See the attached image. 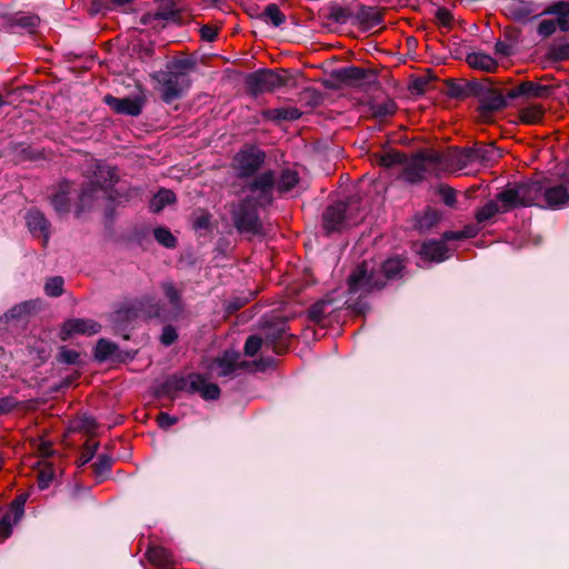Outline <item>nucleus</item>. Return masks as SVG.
<instances>
[{
  "mask_svg": "<svg viewBox=\"0 0 569 569\" xmlns=\"http://www.w3.org/2000/svg\"><path fill=\"white\" fill-rule=\"evenodd\" d=\"M409 260L402 254H393L381 262L363 260L348 276L350 293L368 295L383 290L389 283L406 277Z\"/></svg>",
  "mask_w": 569,
  "mask_h": 569,
  "instance_id": "f257e3e1",
  "label": "nucleus"
},
{
  "mask_svg": "<svg viewBox=\"0 0 569 569\" xmlns=\"http://www.w3.org/2000/svg\"><path fill=\"white\" fill-rule=\"evenodd\" d=\"M522 207H539L561 210L569 207V174L559 178L537 174L532 179L517 182Z\"/></svg>",
  "mask_w": 569,
  "mask_h": 569,
  "instance_id": "f03ea898",
  "label": "nucleus"
},
{
  "mask_svg": "<svg viewBox=\"0 0 569 569\" xmlns=\"http://www.w3.org/2000/svg\"><path fill=\"white\" fill-rule=\"evenodd\" d=\"M196 67L194 58H173L166 63V69L151 74L152 80L159 83L160 98L164 103L170 104L188 93L192 84L189 73Z\"/></svg>",
  "mask_w": 569,
  "mask_h": 569,
  "instance_id": "7ed1b4c3",
  "label": "nucleus"
},
{
  "mask_svg": "<svg viewBox=\"0 0 569 569\" xmlns=\"http://www.w3.org/2000/svg\"><path fill=\"white\" fill-rule=\"evenodd\" d=\"M259 204L253 202V197H246L232 206L231 219L236 230L248 238L263 234V224L259 217Z\"/></svg>",
  "mask_w": 569,
  "mask_h": 569,
  "instance_id": "20e7f679",
  "label": "nucleus"
},
{
  "mask_svg": "<svg viewBox=\"0 0 569 569\" xmlns=\"http://www.w3.org/2000/svg\"><path fill=\"white\" fill-rule=\"evenodd\" d=\"M259 332L263 338L264 348L270 349L276 355H283L290 349L291 341L296 338L289 332L287 319L272 317L261 320Z\"/></svg>",
  "mask_w": 569,
  "mask_h": 569,
  "instance_id": "39448f33",
  "label": "nucleus"
},
{
  "mask_svg": "<svg viewBox=\"0 0 569 569\" xmlns=\"http://www.w3.org/2000/svg\"><path fill=\"white\" fill-rule=\"evenodd\" d=\"M523 208L517 182L507 184L496 194L495 200H489L475 213V219L480 224H486L498 213H507L515 209Z\"/></svg>",
  "mask_w": 569,
  "mask_h": 569,
  "instance_id": "423d86ee",
  "label": "nucleus"
},
{
  "mask_svg": "<svg viewBox=\"0 0 569 569\" xmlns=\"http://www.w3.org/2000/svg\"><path fill=\"white\" fill-rule=\"evenodd\" d=\"M473 98L479 102L478 111L482 117L501 111L509 106L510 98L489 77L479 78Z\"/></svg>",
  "mask_w": 569,
  "mask_h": 569,
  "instance_id": "0eeeda50",
  "label": "nucleus"
},
{
  "mask_svg": "<svg viewBox=\"0 0 569 569\" xmlns=\"http://www.w3.org/2000/svg\"><path fill=\"white\" fill-rule=\"evenodd\" d=\"M282 73H288V70L261 68L250 72L244 78L246 90L252 97L273 92L288 83V77Z\"/></svg>",
  "mask_w": 569,
  "mask_h": 569,
  "instance_id": "6e6552de",
  "label": "nucleus"
},
{
  "mask_svg": "<svg viewBox=\"0 0 569 569\" xmlns=\"http://www.w3.org/2000/svg\"><path fill=\"white\" fill-rule=\"evenodd\" d=\"M540 16H552L551 19L542 20L537 27V33L541 39H548L557 30L562 33L569 32V1L558 0L548 4ZM539 17V14H538ZM537 18V16L535 17Z\"/></svg>",
  "mask_w": 569,
  "mask_h": 569,
  "instance_id": "1a4fd4ad",
  "label": "nucleus"
},
{
  "mask_svg": "<svg viewBox=\"0 0 569 569\" xmlns=\"http://www.w3.org/2000/svg\"><path fill=\"white\" fill-rule=\"evenodd\" d=\"M276 182V171L268 169L248 178L244 189L251 193L249 197H253V202L260 208H266L272 206L274 201Z\"/></svg>",
  "mask_w": 569,
  "mask_h": 569,
  "instance_id": "9d476101",
  "label": "nucleus"
},
{
  "mask_svg": "<svg viewBox=\"0 0 569 569\" xmlns=\"http://www.w3.org/2000/svg\"><path fill=\"white\" fill-rule=\"evenodd\" d=\"M266 159V152L256 146H250L237 152L233 161L238 178L247 180L259 173Z\"/></svg>",
  "mask_w": 569,
  "mask_h": 569,
  "instance_id": "9b49d317",
  "label": "nucleus"
},
{
  "mask_svg": "<svg viewBox=\"0 0 569 569\" xmlns=\"http://www.w3.org/2000/svg\"><path fill=\"white\" fill-rule=\"evenodd\" d=\"M330 77L349 87L375 86L378 83V76L373 69L357 66L333 69L330 71Z\"/></svg>",
  "mask_w": 569,
  "mask_h": 569,
  "instance_id": "f8f14e48",
  "label": "nucleus"
},
{
  "mask_svg": "<svg viewBox=\"0 0 569 569\" xmlns=\"http://www.w3.org/2000/svg\"><path fill=\"white\" fill-rule=\"evenodd\" d=\"M198 382H200V373L192 372L183 375L174 372L166 378L159 386L158 395L171 397L174 392L186 391L190 395L197 393Z\"/></svg>",
  "mask_w": 569,
  "mask_h": 569,
  "instance_id": "ddd939ff",
  "label": "nucleus"
},
{
  "mask_svg": "<svg viewBox=\"0 0 569 569\" xmlns=\"http://www.w3.org/2000/svg\"><path fill=\"white\" fill-rule=\"evenodd\" d=\"M103 102L118 114L138 117L147 103V98L143 94L118 98L108 93L103 97Z\"/></svg>",
  "mask_w": 569,
  "mask_h": 569,
  "instance_id": "4468645a",
  "label": "nucleus"
},
{
  "mask_svg": "<svg viewBox=\"0 0 569 569\" xmlns=\"http://www.w3.org/2000/svg\"><path fill=\"white\" fill-rule=\"evenodd\" d=\"M347 209V202L336 201L323 210L322 227L327 233L343 231L348 227Z\"/></svg>",
  "mask_w": 569,
  "mask_h": 569,
  "instance_id": "2eb2a0df",
  "label": "nucleus"
},
{
  "mask_svg": "<svg viewBox=\"0 0 569 569\" xmlns=\"http://www.w3.org/2000/svg\"><path fill=\"white\" fill-rule=\"evenodd\" d=\"M101 330V325L91 319L72 318L62 323L59 337L62 341H68L73 335L92 336Z\"/></svg>",
  "mask_w": 569,
  "mask_h": 569,
  "instance_id": "dca6fc26",
  "label": "nucleus"
},
{
  "mask_svg": "<svg viewBox=\"0 0 569 569\" xmlns=\"http://www.w3.org/2000/svg\"><path fill=\"white\" fill-rule=\"evenodd\" d=\"M162 21L180 23V11L173 0H161L154 12H148L141 17L143 24L153 27Z\"/></svg>",
  "mask_w": 569,
  "mask_h": 569,
  "instance_id": "f3484780",
  "label": "nucleus"
},
{
  "mask_svg": "<svg viewBox=\"0 0 569 569\" xmlns=\"http://www.w3.org/2000/svg\"><path fill=\"white\" fill-rule=\"evenodd\" d=\"M552 92L550 86L540 84L533 81H522L515 88L507 91V97L510 100H515L518 98L523 99H543L548 98Z\"/></svg>",
  "mask_w": 569,
  "mask_h": 569,
  "instance_id": "a211bd4d",
  "label": "nucleus"
},
{
  "mask_svg": "<svg viewBox=\"0 0 569 569\" xmlns=\"http://www.w3.org/2000/svg\"><path fill=\"white\" fill-rule=\"evenodd\" d=\"M401 178L410 184H417L426 179L428 172L423 152H418L411 160L407 158L402 164Z\"/></svg>",
  "mask_w": 569,
  "mask_h": 569,
  "instance_id": "6ab92c4d",
  "label": "nucleus"
},
{
  "mask_svg": "<svg viewBox=\"0 0 569 569\" xmlns=\"http://www.w3.org/2000/svg\"><path fill=\"white\" fill-rule=\"evenodd\" d=\"M479 79L475 78L471 80L466 79H452L449 78L445 81L447 91L446 94L456 100H465L473 98L477 90Z\"/></svg>",
  "mask_w": 569,
  "mask_h": 569,
  "instance_id": "aec40b11",
  "label": "nucleus"
},
{
  "mask_svg": "<svg viewBox=\"0 0 569 569\" xmlns=\"http://www.w3.org/2000/svg\"><path fill=\"white\" fill-rule=\"evenodd\" d=\"M74 186L68 180L59 183L57 191L51 196L50 203L59 216H66L71 209V199Z\"/></svg>",
  "mask_w": 569,
  "mask_h": 569,
  "instance_id": "412c9836",
  "label": "nucleus"
},
{
  "mask_svg": "<svg viewBox=\"0 0 569 569\" xmlns=\"http://www.w3.org/2000/svg\"><path fill=\"white\" fill-rule=\"evenodd\" d=\"M142 308L143 303L138 300L122 305L111 316V321L114 328L118 330L126 329L129 323L140 316Z\"/></svg>",
  "mask_w": 569,
  "mask_h": 569,
  "instance_id": "4be33fe9",
  "label": "nucleus"
},
{
  "mask_svg": "<svg viewBox=\"0 0 569 569\" xmlns=\"http://www.w3.org/2000/svg\"><path fill=\"white\" fill-rule=\"evenodd\" d=\"M4 27L9 31L16 29L27 30L33 33L40 24V18L37 14L18 12L3 16Z\"/></svg>",
  "mask_w": 569,
  "mask_h": 569,
  "instance_id": "5701e85b",
  "label": "nucleus"
},
{
  "mask_svg": "<svg viewBox=\"0 0 569 569\" xmlns=\"http://www.w3.org/2000/svg\"><path fill=\"white\" fill-rule=\"evenodd\" d=\"M383 21V13L377 7L359 4L358 10L353 12V23H358L365 30L378 27Z\"/></svg>",
  "mask_w": 569,
  "mask_h": 569,
  "instance_id": "b1692460",
  "label": "nucleus"
},
{
  "mask_svg": "<svg viewBox=\"0 0 569 569\" xmlns=\"http://www.w3.org/2000/svg\"><path fill=\"white\" fill-rule=\"evenodd\" d=\"M448 247L441 240H427L425 241L418 253L423 261L429 262H443L449 258Z\"/></svg>",
  "mask_w": 569,
  "mask_h": 569,
  "instance_id": "393cba45",
  "label": "nucleus"
},
{
  "mask_svg": "<svg viewBox=\"0 0 569 569\" xmlns=\"http://www.w3.org/2000/svg\"><path fill=\"white\" fill-rule=\"evenodd\" d=\"M26 222L33 236L43 237L46 244L49 240V229L51 226L46 216L38 209H30L26 214Z\"/></svg>",
  "mask_w": 569,
  "mask_h": 569,
  "instance_id": "a878e982",
  "label": "nucleus"
},
{
  "mask_svg": "<svg viewBox=\"0 0 569 569\" xmlns=\"http://www.w3.org/2000/svg\"><path fill=\"white\" fill-rule=\"evenodd\" d=\"M119 178L114 167L104 163H97L93 171V176L89 179L93 182L101 191H108L110 187H113L118 182Z\"/></svg>",
  "mask_w": 569,
  "mask_h": 569,
  "instance_id": "bb28decb",
  "label": "nucleus"
},
{
  "mask_svg": "<svg viewBox=\"0 0 569 569\" xmlns=\"http://www.w3.org/2000/svg\"><path fill=\"white\" fill-rule=\"evenodd\" d=\"M240 353L236 350H226L223 353L213 360V366L218 368L217 376L219 378L233 377L238 369V360Z\"/></svg>",
  "mask_w": 569,
  "mask_h": 569,
  "instance_id": "cd10ccee",
  "label": "nucleus"
},
{
  "mask_svg": "<svg viewBox=\"0 0 569 569\" xmlns=\"http://www.w3.org/2000/svg\"><path fill=\"white\" fill-rule=\"evenodd\" d=\"M160 287L171 307L174 318L180 317L184 311L182 290L178 289L173 281H163Z\"/></svg>",
  "mask_w": 569,
  "mask_h": 569,
  "instance_id": "c85d7f7f",
  "label": "nucleus"
},
{
  "mask_svg": "<svg viewBox=\"0 0 569 569\" xmlns=\"http://www.w3.org/2000/svg\"><path fill=\"white\" fill-rule=\"evenodd\" d=\"M547 58L553 62L569 60V33L556 37L547 48Z\"/></svg>",
  "mask_w": 569,
  "mask_h": 569,
  "instance_id": "c756f323",
  "label": "nucleus"
},
{
  "mask_svg": "<svg viewBox=\"0 0 569 569\" xmlns=\"http://www.w3.org/2000/svg\"><path fill=\"white\" fill-rule=\"evenodd\" d=\"M263 119L280 123L282 121H295L300 119L302 112L296 107H283L274 109H264L261 112Z\"/></svg>",
  "mask_w": 569,
  "mask_h": 569,
  "instance_id": "7c9ffc66",
  "label": "nucleus"
},
{
  "mask_svg": "<svg viewBox=\"0 0 569 569\" xmlns=\"http://www.w3.org/2000/svg\"><path fill=\"white\" fill-rule=\"evenodd\" d=\"M146 557L150 563L162 569H171L174 565L173 555L161 546L149 547Z\"/></svg>",
  "mask_w": 569,
  "mask_h": 569,
  "instance_id": "2f4dec72",
  "label": "nucleus"
},
{
  "mask_svg": "<svg viewBox=\"0 0 569 569\" xmlns=\"http://www.w3.org/2000/svg\"><path fill=\"white\" fill-rule=\"evenodd\" d=\"M441 213L428 207L422 213H417L413 220V227L420 233H425L433 229L440 221Z\"/></svg>",
  "mask_w": 569,
  "mask_h": 569,
  "instance_id": "473e14b6",
  "label": "nucleus"
},
{
  "mask_svg": "<svg viewBox=\"0 0 569 569\" xmlns=\"http://www.w3.org/2000/svg\"><path fill=\"white\" fill-rule=\"evenodd\" d=\"M446 162L455 164L460 169L475 163L473 149L472 147H450L446 154Z\"/></svg>",
  "mask_w": 569,
  "mask_h": 569,
  "instance_id": "72a5a7b5",
  "label": "nucleus"
},
{
  "mask_svg": "<svg viewBox=\"0 0 569 569\" xmlns=\"http://www.w3.org/2000/svg\"><path fill=\"white\" fill-rule=\"evenodd\" d=\"M538 4L526 0H511L507 10L509 14L517 21H526L536 10Z\"/></svg>",
  "mask_w": 569,
  "mask_h": 569,
  "instance_id": "f704fd0d",
  "label": "nucleus"
},
{
  "mask_svg": "<svg viewBox=\"0 0 569 569\" xmlns=\"http://www.w3.org/2000/svg\"><path fill=\"white\" fill-rule=\"evenodd\" d=\"M100 191L101 189L89 180L82 184L80 192L78 193L77 216L91 208Z\"/></svg>",
  "mask_w": 569,
  "mask_h": 569,
  "instance_id": "c9c22d12",
  "label": "nucleus"
},
{
  "mask_svg": "<svg viewBox=\"0 0 569 569\" xmlns=\"http://www.w3.org/2000/svg\"><path fill=\"white\" fill-rule=\"evenodd\" d=\"M472 149L475 162L486 166L493 163L502 156L500 150L497 149L493 143L482 144L477 142L472 146Z\"/></svg>",
  "mask_w": 569,
  "mask_h": 569,
  "instance_id": "e433bc0d",
  "label": "nucleus"
},
{
  "mask_svg": "<svg viewBox=\"0 0 569 569\" xmlns=\"http://www.w3.org/2000/svg\"><path fill=\"white\" fill-rule=\"evenodd\" d=\"M466 62L472 69L485 72H493L498 68V62L485 52H470L466 57Z\"/></svg>",
  "mask_w": 569,
  "mask_h": 569,
  "instance_id": "4c0bfd02",
  "label": "nucleus"
},
{
  "mask_svg": "<svg viewBox=\"0 0 569 569\" xmlns=\"http://www.w3.org/2000/svg\"><path fill=\"white\" fill-rule=\"evenodd\" d=\"M37 300H27L11 307L7 312L0 317L1 321L10 322L13 320H22L31 315L37 308Z\"/></svg>",
  "mask_w": 569,
  "mask_h": 569,
  "instance_id": "58836bf2",
  "label": "nucleus"
},
{
  "mask_svg": "<svg viewBox=\"0 0 569 569\" xmlns=\"http://www.w3.org/2000/svg\"><path fill=\"white\" fill-rule=\"evenodd\" d=\"M300 181L298 171L286 168L277 176L276 191L282 196L291 191Z\"/></svg>",
  "mask_w": 569,
  "mask_h": 569,
  "instance_id": "ea45409f",
  "label": "nucleus"
},
{
  "mask_svg": "<svg viewBox=\"0 0 569 569\" xmlns=\"http://www.w3.org/2000/svg\"><path fill=\"white\" fill-rule=\"evenodd\" d=\"M397 111V103L393 99L388 98L382 103L370 102L368 104L369 116L378 121H383Z\"/></svg>",
  "mask_w": 569,
  "mask_h": 569,
  "instance_id": "a19ab883",
  "label": "nucleus"
},
{
  "mask_svg": "<svg viewBox=\"0 0 569 569\" xmlns=\"http://www.w3.org/2000/svg\"><path fill=\"white\" fill-rule=\"evenodd\" d=\"M325 18L338 24H346L349 21L353 22V11L350 9L338 6L336 2H329L326 8Z\"/></svg>",
  "mask_w": 569,
  "mask_h": 569,
  "instance_id": "79ce46f5",
  "label": "nucleus"
},
{
  "mask_svg": "<svg viewBox=\"0 0 569 569\" xmlns=\"http://www.w3.org/2000/svg\"><path fill=\"white\" fill-rule=\"evenodd\" d=\"M9 150L17 161H32L39 159L41 156L38 150L33 149L27 142H11Z\"/></svg>",
  "mask_w": 569,
  "mask_h": 569,
  "instance_id": "37998d69",
  "label": "nucleus"
},
{
  "mask_svg": "<svg viewBox=\"0 0 569 569\" xmlns=\"http://www.w3.org/2000/svg\"><path fill=\"white\" fill-rule=\"evenodd\" d=\"M118 351V345L109 341L104 338H100L97 341L94 351H93V358L98 362H104L109 359L116 360V353Z\"/></svg>",
  "mask_w": 569,
  "mask_h": 569,
  "instance_id": "c03bdc74",
  "label": "nucleus"
},
{
  "mask_svg": "<svg viewBox=\"0 0 569 569\" xmlns=\"http://www.w3.org/2000/svg\"><path fill=\"white\" fill-rule=\"evenodd\" d=\"M177 197L173 191L169 189H160L150 201V210L158 213L164 209L166 206L174 203Z\"/></svg>",
  "mask_w": 569,
  "mask_h": 569,
  "instance_id": "a18cd8bd",
  "label": "nucleus"
},
{
  "mask_svg": "<svg viewBox=\"0 0 569 569\" xmlns=\"http://www.w3.org/2000/svg\"><path fill=\"white\" fill-rule=\"evenodd\" d=\"M408 156L399 150L390 149L376 156L378 163L386 168L403 164Z\"/></svg>",
  "mask_w": 569,
  "mask_h": 569,
  "instance_id": "49530a36",
  "label": "nucleus"
},
{
  "mask_svg": "<svg viewBox=\"0 0 569 569\" xmlns=\"http://www.w3.org/2000/svg\"><path fill=\"white\" fill-rule=\"evenodd\" d=\"M437 77L433 74L431 69H428L425 74L413 78L408 89L412 94H423L431 82H433Z\"/></svg>",
  "mask_w": 569,
  "mask_h": 569,
  "instance_id": "de8ad7c7",
  "label": "nucleus"
},
{
  "mask_svg": "<svg viewBox=\"0 0 569 569\" xmlns=\"http://www.w3.org/2000/svg\"><path fill=\"white\" fill-rule=\"evenodd\" d=\"M112 458L109 455L98 456L97 461L92 465L93 473L98 482L107 479L111 473Z\"/></svg>",
  "mask_w": 569,
  "mask_h": 569,
  "instance_id": "09e8293b",
  "label": "nucleus"
},
{
  "mask_svg": "<svg viewBox=\"0 0 569 569\" xmlns=\"http://www.w3.org/2000/svg\"><path fill=\"white\" fill-rule=\"evenodd\" d=\"M298 100L303 106L316 108L322 103L323 93L313 87H307L299 93Z\"/></svg>",
  "mask_w": 569,
  "mask_h": 569,
  "instance_id": "8fccbe9b",
  "label": "nucleus"
},
{
  "mask_svg": "<svg viewBox=\"0 0 569 569\" xmlns=\"http://www.w3.org/2000/svg\"><path fill=\"white\" fill-rule=\"evenodd\" d=\"M198 385V391L203 400H218L221 395V390L217 383H207L202 375H200V382Z\"/></svg>",
  "mask_w": 569,
  "mask_h": 569,
  "instance_id": "3c124183",
  "label": "nucleus"
},
{
  "mask_svg": "<svg viewBox=\"0 0 569 569\" xmlns=\"http://www.w3.org/2000/svg\"><path fill=\"white\" fill-rule=\"evenodd\" d=\"M153 237L164 248L173 249L177 247L178 240L167 227L154 228Z\"/></svg>",
  "mask_w": 569,
  "mask_h": 569,
  "instance_id": "603ef678",
  "label": "nucleus"
},
{
  "mask_svg": "<svg viewBox=\"0 0 569 569\" xmlns=\"http://www.w3.org/2000/svg\"><path fill=\"white\" fill-rule=\"evenodd\" d=\"M262 347H264V342L260 332L250 335L244 341L243 353L249 358L256 357Z\"/></svg>",
  "mask_w": 569,
  "mask_h": 569,
  "instance_id": "864d4df0",
  "label": "nucleus"
},
{
  "mask_svg": "<svg viewBox=\"0 0 569 569\" xmlns=\"http://www.w3.org/2000/svg\"><path fill=\"white\" fill-rule=\"evenodd\" d=\"M262 16L266 18V21L269 20L273 27H280L286 22V16L276 3L267 4Z\"/></svg>",
  "mask_w": 569,
  "mask_h": 569,
  "instance_id": "5fc2aeb1",
  "label": "nucleus"
},
{
  "mask_svg": "<svg viewBox=\"0 0 569 569\" xmlns=\"http://www.w3.org/2000/svg\"><path fill=\"white\" fill-rule=\"evenodd\" d=\"M29 498V493L27 492H22L20 495H18L10 503L9 506V511L10 515L13 513V522H18L23 513H24V505L27 502Z\"/></svg>",
  "mask_w": 569,
  "mask_h": 569,
  "instance_id": "6e6d98bb",
  "label": "nucleus"
},
{
  "mask_svg": "<svg viewBox=\"0 0 569 569\" xmlns=\"http://www.w3.org/2000/svg\"><path fill=\"white\" fill-rule=\"evenodd\" d=\"M331 303V300H319L315 302L309 309H308V318L310 321L315 323H320L325 316H326V309Z\"/></svg>",
  "mask_w": 569,
  "mask_h": 569,
  "instance_id": "4d7b16f0",
  "label": "nucleus"
},
{
  "mask_svg": "<svg viewBox=\"0 0 569 569\" xmlns=\"http://www.w3.org/2000/svg\"><path fill=\"white\" fill-rule=\"evenodd\" d=\"M56 360L62 365H79L80 353L76 350L69 349L66 346H61L56 356Z\"/></svg>",
  "mask_w": 569,
  "mask_h": 569,
  "instance_id": "13d9d810",
  "label": "nucleus"
},
{
  "mask_svg": "<svg viewBox=\"0 0 569 569\" xmlns=\"http://www.w3.org/2000/svg\"><path fill=\"white\" fill-rule=\"evenodd\" d=\"M54 479V467L52 463L47 462L38 472V488L44 490L49 488Z\"/></svg>",
  "mask_w": 569,
  "mask_h": 569,
  "instance_id": "bf43d9fd",
  "label": "nucleus"
},
{
  "mask_svg": "<svg viewBox=\"0 0 569 569\" xmlns=\"http://www.w3.org/2000/svg\"><path fill=\"white\" fill-rule=\"evenodd\" d=\"M64 280L60 276L51 277L44 284V292L49 297H60L63 293Z\"/></svg>",
  "mask_w": 569,
  "mask_h": 569,
  "instance_id": "052dcab7",
  "label": "nucleus"
},
{
  "mask_svg": "<svg viewBox=\"0 0 569 569\" xmlns=\"http://www.w3.org/2000/svg\"><path fill=\"white\" fill-rule=\"evenodd\" d=\"M99 448V442L88 440L84 443L83 450L78 459L79 467L87 465L92 458L96 456L97 450Z\"/></svg>",
  "mask_w": 569,
  "mask_h": 569,
  "instance_id": "680f3d73",
  "label": "nucleus"
},
{
  "mask_svg": "<svg viewBox=\"0 0 569 569\" xmlns=\"http://www.w3.org/2000/svg\"><path fill=\"white\" fill-rule=\"evenodd\" d=\"M542 116L543 110L539 106H533L521 110V120L525 123H536L542 118Z\"/></svg>",
  "mask_w": 569,
  "mask_h": 569,
  "instance_id": "e2e57ef3",
  "label": "nucleus"
},
{
  "mask_svg": "<svg viewBox=\"0 0 569 569\" xmlns=\"http://www.w3.org/2000/svg\"><path fill=\"white\" fill-rule=\"evenodd\" d=\"M192 228L196 231H209L211 229V214L207 211H201L192 220Z\"/></svg>",
  "mask_w": 569,
  "mask_h": 569,
  "instance_id": "0e129e2a",
  "label": "nucleus"
},
{
  "mask_svg": "<svg viewBox=\"0 0 569 569\" xmlns=\"http://www.w3.org/2000/svg\"><path fill=\"white\" fill-rule=\"evenodd\" d=\"M106 193V197L109 202L114 204H123L124 202H128L131 198L130 193H122L120 190L114 189L113 187H110L108 191H103Z\"/></svg>",
  "mask_w": 569,
  "mask_h": 569,
  "instance_id": "69168bd1",
  "label": "nucleus"
},
{
  "mask_svg": "<svg viewBox=\"0 0 569 569\" xmlns=\"http://www.w3.org/2000/svg\"><path fill=\"white\" fill-rule=\"evenodd\" d=\"M177 339L178 332L172 325H167L162 328V332L159 340L163 346L169 347L173 345L177 341Z\"/></svg>",
  "mask_w": 569,
  "mask_h": 569,
  "instance_id": "338daca9",
  "label": "nucleus"
},
{
  "mask_svg": "<svg viewBox=\"0 0 569 569\" xmlns=\"http://www.w3.org/2000/svg\"><path fill=\"white\" fill-rule=\"evenodd\" d=\"M438 194L442 197V201L448 207H453L457 198H456V191L449 186L446 184H439L437 189Z\"/></svg>",
  "mask_w": 569,
  "mask_h": 569,
  "instance_id": "774afa93",
  "label": "nucleus"
}]
</instances>
